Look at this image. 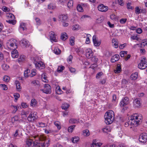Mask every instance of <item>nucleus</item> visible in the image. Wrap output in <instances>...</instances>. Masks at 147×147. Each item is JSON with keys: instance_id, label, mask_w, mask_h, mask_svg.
Returning a JSON list of instances; mask_svg holds the SVG:
<instances>
[{"instance_id": "2eb2a0df", "label": "nucleus", "mask_w": 147, "mask_h": 147, "mask_svg": "<svg viewBox=\"0 0 147 147\" xmlns=\"http://www.w3.org/2000/svg\"><path fill=\"white\" fill-rule=\"evenodd\" d=\"M119 59V56L118 54H116L112 57L111 59V62L112 63H114L118 61Z\"/></svg>"}, {"instance_id": "774afa93", "label": "nucleus", "mask_w": 147, "mask_h": 147, "mask_svg": "<svg viewBox=\"0 0 147 147\" xmlns=\"http://www.w3.org/2000/svg\"><path fill=\"white\" fill-rule=\"evenodd\" d=\"M53 147H63V146L60 144L57 143Z\"/></svg>"}, {"instance_id": "4c0bfd02", "label": "nucleus", "mask_w": 147, "mask_h": 147, "mask_svg": "<svg viewBox=\"0 0 147 147\" xmlns=\"http://www.w3.org/2000/svg\"><path fill=\"white\" fill-rule=\"evenodd\" d=\"M9 79L10 78L9 76H5L3 78V80L4 81L6 82H9Z\"/></svg>"}, {"instance_id": "a878e982", "label": "nucleus", "mask_w": 147, "mask_h": 147, "mask_svg": "<svg viewBox=\"0 0 147 147\" xmlns=\"http://www.w3.org/2000/svg\"><path fill=\"white\" fill-rule=\"evenodd\" d=\"M15 83L16 84V88L17 90H20L21 89V87L20 85V84L18 81H16Z\"/></svg>"}, {"instance_id": "e433bc0d", "label": "nucleus", "mask_w": 147, "mask_h": 147, "mask_svg": "<svg viewBox=\"0 0 147 147\" xmlns=\"http://www.w3.org/2000/svg\"><path fill=\"white\" fill-rule=\"evenodd\" d=\"M83 134L86 136H88L90 135L89 131L88 129H86L83 131Z\"/></svg>"}, {"instance_id": "4d7b16f0", "label": "nucleus", "mask_w": 147, "mask_h": 147, "mask_svg": "<svg viewBox=\"0 0 147 147\" xmlns=\"http://www.w3.org/2000/svg\"><path fill=\"white\" fill-rule=\"evenodd\" d=\"M147 44V40L146 39H145L144 40H143L142 42L141 43V45H142V47L143 45L144 46L145 45H146Z\"/></svg>"}, {"instance_id": "e2e57ef3", "label": "nucleus", "mask_w": 147, "mask_h": 147, "mask_svg": "<svg viewBox=\"0 0 147 147\" xmlns=\"http://www.w3.org/2000/svg\"><path fill=\"white\" fill-rule=\"evenodd\" d=\"M136 32L138 34H140L142 32V30L141 28H138L136 30Z\"/></svg>"}, {"instance_id": "4be33fe9", "label": "nucleus", "mask_w": 147, "mask_h": 147, "mask_svg": "<svg viewBox=\"0 0 147 147\" xmlns=\"http://www.w3.org/2000/svg\"><path fill=\"white\" fill-rule=\"evenodd\" d=\"M112 42L115 48H118V42L117 39L114 38L112 40Z\"/></svg>"}, {"instance_id": "49530a36", "label": "nucleus", "mask_w": 147, "mask_h": 147, "mask_svg": "<svg viewBox=\"0 0 147 147\" xmlns=\"http://www.w3.org/2000/svg\"><path fill=\"white\" fill-rule=\"evenodd\" d=\"M86 36H87V38L86 39V44H89L90 42V38H89V36H90L91 35L90 34H87Z\"/></svg>"}, {"instance_id": "393cba45", "label": "nucleus", "mask_w": 147, "mask_h": 147, "mask_svg": "<svg viewBox=\"0 0 147 147\" xmlns=\"http://www.w3.org/2000/svg\"><path fill=\"white\" fill-rule=\"evenodd\" d=\"M138 77V74L136 73L133 74L131 76L130 78L131 80H136Z\"/></svg>"}, {"instance_id": "7c9ffc66", "label": "nucleus", "mask_w": 147, "mask_h": 147, "mask_svg": "<svg viewBox=\"0 0 147 147\" xmlns=\"http://www.w3.org/2000/svg\"><path fill=\"white\" fill-rule=\"evenodd\" d=\"M64 69L65 67L64 66H61L58 67L57 71L58 72H61L63 70H64Z\"/></svg>"}, {"instance_id": "f3484780", "label": "nucleus", "mask_w": 147, "mask_h": 147, "mask_svg": "<svg viewBox=\"0 0 147 147\" xmlns=\"http://www.w3.org/2000/svg\"><path fill=\"white\" fill-rule=\"evenodd\" d=\"M11 52V56L13 58H16L18 57V52L17 50L15 49Z\"/></svg>"}, {"instance_id": "a19ab883", "label": "nucleus", "mask_w": 147, "mask_h": 147, "mask_svg": "<svg viewBox=\"0 0 147 147\" xmlns=\"http://www.w3.org/2000/svg\"><path fill=\"white\" fill-rule=\"evenodd\" d=\"M35 20L36 23L37 25H40L41 24V20L40 19L38 18H35Z\"/></svg>"}, {"instance_id": "c85d7f7f", "label": "nucleus", "mask_w": 147, "mask_h": 147, "mask_svg": "<svg viewBox=\"0 0 147 147\" xmlns=\"http://www.w3.org/2000/svg\"><path fill=\"white\" fill-rule=\"evenodd\" d=\"M75 38L74 36H71L70 39V44L72 45H74V40Z\"/></svg>"}, {"instance_id": "58836bf2", "label": "nucleus", "mask_w": 147, "mask_h": 147, "mask_svg": "<svg viewBox=\"0 0 147 147\" xmlns=\"http://www.w3.org/2000/svg\"><path fill=\"white\" fill-rule=\"evenodd\" d=\"M25 59L24 55H21L20 57L18 59V61L19 62H22L24 61Z\"/></svg>"}, {"instance_id": "dca6fc26", "label": "nucleus", "mask_w": 147, "mask_h": 147, "mask_svg": "<svg viewBox=\"0 0 147 147\" xmlns=\"http://www.w3.org/2000/svg\"><path fill=\"white\" fill-rule=\"evenodd\" d=\"M50 38L51 40H52L55 42L57 41L56 38L55 33L51 31L50 32Z\"/></svg>"}, {"instance_id": "338daca9", "label": "nucleus", "mask_w": 147, "mask_h": 147, "mask_svg": "<svg viewBox=\"0 0 147 147\" xmlns=\"http://www.w3.org/2000/svg\"><path fill=\"white\" fill-rule=\"evenodd\" d=\"M79 26L78 25H75L73 26V29L74 30H78Z\"/></svg>"}, {"instance_id": "473e14b6", "label": "nucleus", "mask_w": 147, "mask_h": 147, "mask_svg": "<svg viewBox=\"0 0 147 147\" xmlns=\"http://www.w3.org/2000/svg\"><path fill=\"white\" fill-rule=\"evenodd\" d=\"M76 127L75 125H73L69 126L68 129V131L69 132H72L74 128Z\"/></svg>"}, {"instance_id": "0eeeda50", "label": "nucleus", "mask_w": 147, "mask_h": 147, "mask_svg": "<svg viewBox=\"0 0 147 147\" xmlns=\"http://www.w3.org/2000/svg\"><path fill=\"white\" fill-rule=\"evenodd\" d=\"M114 112L112 111H110L107 112L105 116V118L107 117L109 118H114Z\"/></svg>"}, {"instance_id": "3c124183", "label": "nucleus", "mask_w": 147, "mask_h": 147, "mask_svg": "<svg viewBox=\"0 0 147 147\" xmlns=\"http://www.w3.org/2000/svg\"><path fill=\"white\" fill-rule=\"evenodd\" d=\"M102 74L103 73L102 72H99L96 74V77L97 79L99 78Z\"/></svg>"}, {"instance_id": "13d9d810", "label": "nucleus", "mask_w": 147, "mask_h": 147, "mask_svg": "<svg viewBox=\"0 0 147 147\" xmlns=\"http://www.w3.org/2000/svg\"><path fill=\"white\" fill-rule=\"evenodd\" d=\"M97 67V65L96 64L94 63L92 64L89 67L90 68H92L93 69H94L95 68H96Z\"/></svg>"}, {"instance_id": "c9c22d12", "label": "nucleus", "mask_w": 147, "mask_h": 147, "mask_svg": "<svg viewBox=\"0 0 147 147\" xmlns=\"http://www.w3.org/2000/svg\"><path fill=\"white\" fill-rule=\"evenodd\" d=\"M54 53L57 55L60 54L61 53V50L58 48H56L54 50Z\"/></svg>"}, {"instance_id": "c756f323", "label": "nucleus", "mask_w": 147, "mask_h": 147, "mask_svg": "<svg viewBox=\"0 0 147 147\" xmlns=\"http://www.w3.org/2000/svg\"><path fill=\"white\" fill-rule=\"evenodd\" d=\"M98 142H97L96 139L94 140L91 146V147H97L98 145Z\"/></svg>"}, {"instance_id": "cd10ccee", "label": "nucleus", "mask_w": 147, "mask_h": 147, "mask_svg": "<svg viewBox=\"0 0 147 147\" xmlns=\"http://www.w3.org/2000/svg\"><path fill=\"white\" fill-rule=\"evenodd\" d=\"M79 140V137H75L72 138V141L73 143H76L78 142Z\"/></svg>"}, {"instance_id": "6e6552de", "label": "nucleus", "mask_w": 147, "mask_h": 147, "mask_svg": "<svg viewBox=\"0 0 147 147\" xmlns=\"http://www.w3.org/2000/svg\"><path fill=\"white\" fill-rule=\"evenodd\" d=\"M98 10L102 12H106L108 9V7L107 6H104L102 4H101L98 7Z\"/></svg>"}, {"instance_id": "72a5a7b5", "label": "nucleus", "mask_w": 147, "mask_h": 147, "mask_svg": "<svg viewBox=\"0 0 147 147\" xmlns=\"http://www.w3.org/2000/svg\"><path fill=\"white\" fill-rule=\"evenodd\" d=\"M73 1L72 0H69L67 3V7L69 8H70L73 6Z\"/></svg>"}, {"instance_id": "680f3d73", "label": "nucleus", "mask_w": 147, "mask_h": 147, "mask_svg": "<svg viewBox=\"0 0 147 147\" xmlns=\"http://www.w3.org/2000/svg\"><path fill=\"white\" fill-rule=\"evenodd\" d=\"M127 21V19L126 18H123L120 19V22L121 24H124Z\"/></svg>"}, {"instance_id": "864d4df0", "label": "nucleus", "mask_w": 147, "mask_h": 147, "mask_svg": "<svg viewBox=\"0 0 147 147\" xmlns=\"http://www.w3.org/2000/svg\"><path fill=\"white\" fill-rule=\"evenodd\" d=\"M141 9H140L138 7H136L135 9V12L136 13L139 14L140 13Z\"/></svg>"}, {"instance_id": "39448f33", "label": "nucleus", "mask_w": 147, "mask_h": 147, "mask_svg": "<svg viewBox=\"0 0 147 147\" xmlns=\"http://www.w3.org/2000/svg\"><path fill=\"white\" fill-rule=\"evenodd\" d=\"M135 118L134 117L133 115L130 117V119L129 121V123H130L131 125H136L137 126L140 121L139 120L136 121L135 119Z\"/></svg>"}, {"instance_id": "79ce46f5", "label": "nucleus", "mask_w": 147, "mask_h": 147, "mask_svg": "<svg viewBox=\"0 0 147 147\" xmlns=\"http://www.w3.org/2000/svg\"><path fill=\"white\" fill-rule=\"evenodd\" d=\"M30 70L28 69H27L24 71V75L25 77L27 78L28 76V73L30 72Z\"/></svg>"}, {"instance_id": "bf43d9fd", "label": "nucleus", "mask_w": 147, "mask_h": 147, "mask_svg": "<svg viewBox=\"0 0 147 147\" xmlns=\"http://www.w3.org/2000/svg\"><path fill=\"white\" fill-rule=\"evenodd\" d=\"M131 3H127V8L128 9H132V7L131 6Z\"/></svg>"}, {"instance_id": "052dcab7", "label": "nucleus", "mask_w": 147, "mask_h": 147, "mask_svg": "<svg viewBox=\"0 0 147 147\" xmlns=\"http://www.w3.org/2000/svg\"><path fill=\"white\" fill-rule=\"evenodd\" d=\"M55 7L53 6L52 4H50L48 5V8L49 9H53Z\"/></svg>"}, {"instance_id": "412c9836", "label": "nucleus", "mask_w": 147, "mask_h": 147, "mask_svg": "<svg viewBox=\"0 0 147 147\" xmlns=\"http://www.w3.org/2000/svg\"><path fill=\"white\" fill-rule=\"evenodd\" d=\"M28 121L32 122L35 121V118H33L32 113L29 115L27 118Z\"/></svg>"}, {"instance_id": "0e129e2a", "label": "nucleus", "mask_w": 147, "mask_h": 147, "mask_svg": "<svg viewBox=\"0 0 147 147\" xmlns=\"http://www.w3.org/2000/svg\"><path fill=\"white\" fill-rule=\"evenodd\" d=\"M127 44L126 43H125L124 44L120 45L119 46V47L120 49H122L125 46H126Z\"/></svg>"}, {"instance_id": "9d476101", "label": "nucleus", "mask_w": 147, "mask_h": 147, "mask_svg": "<svg viewBox=\"0 0 147 147\" xmlns=\"http://www.w3.org/2000/svg\"><path fill=\"white\" fill-rule=\"evenodd\" d=\"M92 40L93 43L95 46H98L100 45L101 42L98 41L97 38L95 35H94L93 36Z\"/></svg>"}, {"instance_id": "423d86ee", "label": "nucleus", "mask_w": 147, "mask_h": 147, "mask_svg": "<svg viewBox=\"0 0 147 147\" xmlns=\"http://www.w3.org/2000/svg\"><path fill=\"white\" fill-rule=\"evenodd\" d=\"M129 103V99L127 97H125L121 102V106L123 107L128 104Z\"/></svg>"}, {"instance_id": "b1692460", "label": "nucleus", "mask_w": 147, "mask_h": 147, "mask_svg": "<svg viewBox=\"0 0 147 147\" xmlns=\"http://www.w3.org/2000/svg\"><path fill=\"white\" fill-rule=\"evenodd\" d=\"M68 38V35L66 33L62 34L61 38L63 40H65Z\"/></svg>"}, {"instance_id": "a211bd4d", "label": "nucleus", "mask_w": 147, "mask_h": 147, "mask_svg": "<svg viewBox=\"0 0 147 147\" xmlns=\"http://www.w3.org/2000/svg\"><path fill=\"white\" fill-rule=\"evenodd\" d=\"M114 118L111 119L106 117L105 118V122L107 125H109L111 124L113 121Z\"/></svg>"}, {"instance_id": "9b49d317", "label": "nucleus", "mask_w": 147, "mask_h": 147, "mask_svg": "<svg viewBox=\"0 0 147 147\" xmlns=\"http://www.w3.org/2000/svg\"><path fill=\"white\" fill-rule=\"evenodd\" d=\"M35 64V66L37 68L42 69L45 67V64L42 62L37 63Z\"/></svg>"}, {"instance_id": "f03ea898", "label": "nucleus", "mask_w": 147, "mask_h": 147, "mask_svg": "<svg viewBox=\"0 0 147 147\" xmlns=\"http://www.w3.org/2000/svg\"><path fill=\"white\" fill-rule=\"evenodd\" d=\"M138 66L139 69H144L147 67V63L145 57L141 60L140 62L138 64Z\"/></svg>"}, {"instance_id": "aec40b11", "label": "nucleus", "mask_w": 147, "mask_h": 147, "mask_svg": "<svg viewBox=\"0 0 147 147\" xmlns=\"http://www.w3.org/2000/svg\"><path fill=\"white\" fill-rule=\"evenodd\" d=\"M46 87H48V89L47 90V89H45L44 91V93H45L46 94L51 93V86L49 84L46 85Z\"/></svg>"}, {"instance_id": "4468645a", "label": "nucleus", "mask_w": 147, "mask_h": 147, "mask_svg": "<svg viewBox=\"0 0 147 147\" xmlns=\"http://www.w3.org/2000/svg\"><path fill=\"white\" fill-rule=\"evenodd\" d=\"M59 18L60 20L63 23H65L67 17L66 15H61L59 16Z\"/></svg>"}, {"instance_id": "1a4fd4ad", "label": "nucleus", "mask_w": 147, "mask_h": 147, "mask_svg": "<svg viewBox=\"0 0 147 147\" xmlns=\"http://www.w3.org/2000/svg\"><path fill=\"white\" fill-rule=\"evenodd\" d=\"M86 55L87 58H90L93 56V53L91 49H87L86 50Z\"/></svg>"}, {"instance_id": "6ab92c4d", "label": "nucleus", "mask_w": 147, "mask_h": 147, "mask_svg": "<svg viewBox=\"0 0 147 147\" xmlns=\"http://www.w3.org/2000/svg\"><path fill=\"white\" fill-rule=\"evenodd\" d=\"M121 71V65L119 64H117L116 69H115L114 70V72L115 73H119Z\"/></svg>"}, {"instance_id": "c03bdc74", "label": "nucleus", "mask_w": 147, "mask_h": 147, "mask_svg": "<svg viewBox=\"0 0 147 147\" xmlns=\"http://www.w3.org/2000/svg\"><path fill=\"white\" fill-rule=\"evenodd\" d=\"M39 141H45L46 140H47L45 137L43 135L40 136V138H39Z\"/></svg>"}, {"instance_id": "f704fd0d", "label": "nucleus", "mask_w": 147, "mask_h": 147, "mask_svg": "<svg viewBox=\"0 0 147 147\" xmlns=\"http://www.w3.org/2000/svg\"><path fill=\"white\" fill-rule=\"evenodd\" d=\"M69 105L67 104H63L62 106V109L65 110H67L69 107Z\"/></svg>"}, {"instance_id": "de8ad7c7", "label": "nucleus", "mask_w": 147, "mask_h": 147, "mask_svg": "<svg viewBox=\"0 0 147 147\" xmlns=\"http://www.w3.org/2000/svg\"><path fill=\"white\" fill-rule=\"evenodd\" d=\"M0 86L2 87L3 90H6L7 89V86L5 84H1L0 85Z\"/></svg>"}, {"instance_id": "a18cd8bd", "label": "nucleus", "mask_w": 147, "mask_h": 147, "mask_svg": "<svg viewBox=\"0 0 147 147\" xmlns=\"http://www.w3.org/2000/svg\"><path fill=\"white\" fill-rule=\"evenodd\" d=\"M55 125L57 127V128L59 129H61V126L60 125V123L58 121H55L54 122Z\"/></svg>"}, {"instance_id": "5701e85b", "label": "nucleus", "mask_w": 147, "mask_h": 147, "mask_svg": "<svg viewBox=\"0 0 147 147\" xmlns=\"http://www.w3.org/2000/svg\"><path fill=\"white\" fill-rule=\"evenodd\" d=\"M133 115L136 120L138 119V120H139L140 121L142 119V116L140 114L138 115L137 113H135Z\"/></svg>"}, {"instance_id": "8fccbe9b", "label": "nucleus", "mask_w": 147, "mask_h": 147, "mask_svg": "<svg viewBox=\"0 0 147 147\" xmlns=\"http://www.w3.org/2000/svg\"><path fill=\"white\" fill-rule=\"evenodd\" d=\"M57 93L58 94H62V92H63V91H62L61 89L60 88V87L59 86H58V87H57Z\"/></svg>"}, {"instance_id": "6e6d98bb", "label": "nucleus", "mask_w": 147, "mask_h": 147, "mask_svg": "<svg viewBox=\"0 0 147 147\" xmlns=\"http://www.w3.org/2000/svg\"><path fill=\"white\" fill-rule=\"evenodd\" d=\"M7 17L9 18H11L12 19H14L15 18L14 16L11 13H9Z\"/></svg>"}, {"instance_id": "ea45409f", "label": "nucleus", "mask_w": 147, "mask_h": 147, "mask_svg": "<svg viewBox=\"0 0 147 147\" xmlns=\"http://www.w3.org/2000/svg\"><path fill=\"white\" fill-rule=\"evenodd\" d=\"M36 104L37 102L35 99H32L31 103V106H34L36 105Z\"/></svg>"}, {"instance_id": "f8f14e48", "label": "nucleus", "mask_w": 147, "mask_h": 147, "mask_svg": "<svg viewBox=\"0 0 147 147\" xmlns=\"http://www.w3.org/2000/svg\"><path fill=\"white\" fill-rule=\"evenodd\" d=\"M140 98H136L134 100V105L135 107L138 108L140 106L141 103L140 102Z\"/></svg>"}, {"instance_id": "20e7f679", "label": "nucleus", "mask_w": 147, "mask_h": 147, "mask_svg": "<svg viewBox=\"0 0 147 147\" xmlns=\"http://www.w3.org/2000/svg\"><path fill=\"white\" fill-rule=\"evenodd\" d=\"M40 141L38 140H35L34 143V145L35 147H47L48 146V144L45 145V142L42 143Z\"/></svg>"}, {"instance_id": "09e8293b", "label": "nucleus", "mask_w": 147, "mask_h": 147, "mask_svg": "<svg viewBox=\"0 0 147 147\" xmlns=\"http://www.w3.org/2000/svg\"><path fill=\"white\" fill-rule=\"evenodd\" d=\"M14 96L15 98V99L16 100L15 101H16L18 98L20 97V95L18 93H15L14 94Z\"/></svg>"}, {"instance_id": "bb28decb", "label": "nucleus", "mask_w": 147, "mask_h": 147, "mask_svg": "<svg viewBox=\"0 0 147 147\" xmlns=\"http://www.w3.org/2000/svg\"><path fill=\"white\" fill-rule=\"evenodd\" d=\"M69 122L71 124L78 123L79 122L76 119H71L69 120Z\"/></svg>"}, {"instance_id": "2f4dec72", "label": "nucleus", "mask_w": 147, "mask_h": 147, "mask_svg": "<svg viewBox=\"0 0 147 147\" xmlns=\"http://www.w3.org/2000/svg\"><path fill=\"white\" fill-rule=\"evenodd\" d=\"M6 22L12 24L13 25H14L16 23V20H14V19L6 20Z\"/></svg>"}, {"instance_id": "f257e3e1", "label": "nucleus", "mask_w": 147, "mask_h": 147, "mask_svg": "<svg viewBox=\"0 0 147 147\" xmlns=\"http://www.w3.org/2000/svg\"><path fill=\"white\" fill-rule=\"evenodd\" d=\"M16 42V40L13 39L9 40L6 43L8 48L12 50L17 49L18 47Z\"/></svg>"}, {"instance_id": "603ef678", "label": "nucleus", "mask_w": 147, "mask_h": 147, "mask_svg": "<svg viewBox=\"0 0 147 147\" xmlns=\"http://www.w3.org/2000/svg\"><path fill=\"white\" fill-rule=\"evenodd\" d=\"M32 83L34 84V86L38 85L40 86V84L39 82L38 81L34 80L32 82Z\"/></svg>"}, {"instance_id": "7ed1b4c3", "label": "nucleus", "mask_w": 147, "mask_h": 147, "mask_svg": "<svg viewBox=\"0 0 147 147\" xmlns=\"http://www.w3.org/2000/svg\"><path fill=\"white\" fill-rule=\"evenodd\" d=\"M147 134L146 133L141 134L139 136V141L142 142L146 143V142Z\"/></svg>"}, {"instance_id": "37998d69", "label": "nucleus", "mask_w": 147, "mask_h": 147, "mask_svg": "<svg viewBox=\"0 0 147 147\" xmlns=\"http://www.w3.org/2000/svg\"><path fill=\"white\" fill-rule=\"evenodd\" d=\"M77 9L78 11L80 12H82L83 11V8L79 4L78 5Z\"/></svg>"}, {"instance_id": "5fc2aeb1", "label": "nucleus", "mask_w": 147, "mask_h": 147, "mask_svg": "<svg viewBox=\"0 0 147 147\" xmlns=\"http://www.w3.org/2000/svg\"><path fill=\"white\" fill-rule=\"evenodd\" d=\"M36 69H33L32 70L31 74L32 75L30 76L31 77H33L36 75Z\"/></svg>"}, {"instance_id": "ddd939ff", "label": "nucleus", "mask_w": 147, "mask_h": 147, "mask_svg": "<svg viewBox=\"0 0 147 147\" xmlns=\"http://www.w3.org/2000/svg\"><path fill=\"white\" fill-rule=\"evenodd\" d=\"M21 43L24 47H28L30 45L29 42L27 40L23 39L21 41Z\"/></svg>"}, {"instance_id": "69168bd1", "label": "nucleus", "mask_w": 147, "mask_h": 147, "mask_svg": "<svg viewBox=\"0 0 147 147\" xmlns=\"http://www.w3.org/2000/svg\"><path fill=\"white\" fill-rule=\"evenodd\" d=\"M69 70L71 73H74L76 71L75 69L73 67L70 68Z\"/></svg>"}]
</instances>
